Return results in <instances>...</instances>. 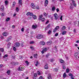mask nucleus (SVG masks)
Segmentation results:
<instances>
[{
    "label": "nucleus",
    "instance_id": "nucleus-60",
    "mask_svg": "<svg viewBox=\"0 0 79 79\" xmlns=\"http://www.w3.org/2000/svg\"><path fill=\"white\" fill-rule=\"evenodd\" d=\"M39 79H43V78L42 77V76H40L39 77Z\"/></svg>",
    "mask_w": 79,
    "mask_h": 79
},
{
    "label": "nucleus",
    "instance_id": "nucleus-64",
    "mask_svg": "<svg viewBox=\"0 0 79 79\" xmlns=\"http://www.w3.org/2000/svg\"><path fill=\"white\" fill-rule=\"evenodd\" d=\"M36 9H37V10H39V6H37Z\"/></svg>",
    "mask_w": 79,
    "mask_h": 79
},
{
    "label": "nucleus",
    "instance_id": "nucleus-37",
    "mask_svg": "<svg viewBox=\"0 0 79 79\" xmlns=\"http://www.w3.org/2000/svg\"><path fill=\"white\" fill-rule=\"evenodd\" d=\"M8 54H6L4 55V56H3V58H6V57H8Z\"/></svg>",
    "mask_w": 79,
    "mask_h": 79
},
{
    "label": "nucleus",
    "instance_id": "nucleus-44",
    "mask_svg": "<svg viewBox=\"0 0 79 79\" xmlns=\"http://www.w3.org/2000/svg\"><path fill=\"white\" fill-rule=\"evenodd\" d=\"M76 31H77V29H74L73 30V31L74 33H76Z\"/></svg>",
    "mask_w": 79,
    "mask_h": 79
},
{
    "label": "nucleus",
    "instance_id": "nucleus-16",
    "mask_svg": "<svg viewBox=\"0 0 79 79\" xmlns=\"http://www.w3.org/2000/svg\"><path fill=\"white\" fill-rule=\"evenodd\" d=\"M50 24H49L47 26V27L45 28V30H47V29H48V28H50Z\"/></svg>",
    "mask_w": 79,
    "mask_h": 79
},
{
    "label": "nucleus",
    "instance_id": "nucleus-2",
    "mask_svg": "<svg viewBox=\"0 0 79 79\" xmlns=\"http://www.w3.org/2000/svg\"><path fill=\"white\" fill-rule=\"evenodd\" d=\"M54 17L55 19L56 20H57L58 19V15L56 13H55L54 14Z\"/></svg>",
    "mask_w": 79,
    "mask_h": 79
},
{
    "label": "nucleus",
    "instance_id": "nucleus-8",
    "mask_svg": "<svg viewBox=\"0 0 79 79\" xmlns=\"http://www.w3.org/2000/svg\"><path fill=\"white\" fill-rule=\"evenodd\" d=\"M27 16H33V13L28 12L27 14Z\"/></svg>",
    "mask_w": 79,
    "mask_h": 79
},
{
    "label": "nucleus",
    "instance_id": "nucleus-6",
    "mask_svg": "<svg viewBox=\"0 0 79 79\" xmlns=\"http://www.w3.org/2000/svg\"><path fill=\"white\" fill-rule=\"evenodd\" d=\"M47 48H45L43 49V50L41 52L42 53V54H44V52H47Z\"/></svg>",
    "mask_w": 79,
    "mask_h": 79
},
{
    "label": "nucleus",
    "instance_id": "nucleus-49",
    "mask_svg": "<svg viewBox=\"0 0 79 79\" xmlns=\"http://www.w3.org/2000/svg\"><path fill=\"white\" fill-rule=\"evenodd\" d=\"M62 18H63V16H61L60 17V19L61 21H62L63 20V19H62Z\"/></svg>",
    "mask_w": 79,
    "mask_h": 79
},
{
    "label": "nucleus",
    "instance_id": "nucleus-30",
    "mask_svg": "<svg viewBox=\"0 0 79 79\" xmlns=\"http://www.w3.org/2000/svg\"><path fill=\"white\" fill-rule=\"evenodd\" d=\"M41 21L44 22V21H45V18H43L41 19Z\"/></svg>",
    "mask_w": 79,
    "mask_h": 79
},
{
    "label": "nucleus",
    "instance_id": "nucleus-48",
    "mask_svg": "<svg viewBox=\"0 0 79 79\" xmlns=\"http://www.w3.org/2000/svg\"><path fill=\"white\" fill-rule=\"evenodd\" d=\"M37 73L39 75H40L41 74V73H40V72L39 71H38Z\"/></svg>",
    "mask_w": 79,
    "mask_h": 79
},
{
    "label": "nucleus",
    "instance_id": "nucleus-22",
    "mask_svg": "<svg viewBox=\"0 0 79 79\" xmlns=\"http://www.w3.org/2000/svg\"><path fill=\"white\" fill-rule=\"evenodd\" d=\"M22 2H23L22 0H19V3L20 5H22Z\"/></svg>",
    "mask_w": 79,
    "mask_h": 79
},
{
    "label": "nucleus",
    "instance_id": "nucleus-9",
    "mask_svg": "<svg viewBox=\"0 0 79 79\" xmlns=\"http://www.w3.org/2000/svg\"><path fill=\"white\" fill-rule=\"evenodd\" d=\"M37 27V25H33L32 26V29H36Z\"/></svg>",
    "mask_w": 79,
    "mask_h": 79
},
{
    "label": "nucleus",
    "instance_id": "nucleus-28",
    "mask_svg": "<svg viewBox=\"0 0 79 79\" xmlns=\"http://www.w3.org/2000/svg\"><path fill=\"white\" fill-rule=\"evenodd\" d=\"M11 45V43H9L7 44V47L8 48H10V46Z\"/></svg>",
    "mask_w": 79,
    "mask_h": 79
},
{
    "label": "nucleus",
    "instance_id": "nucleus-47",
    "mask_svg": "<svg viewBox=\"0 0 79 79\" xmlns=\"http://www.w3.org/2000/svg\"><path fill=\"white\" fill-rule=\"evenodd\" d=\"M53 71H58V69H53Z\"/></svg>",
    "mask_w": 79,
    "mask_h": 79
},
{
    "label": "nucleus",
    "instance_id": "nucleus-23",
    "mask_svg": "<svg viewBox=\"0 0 79 79\" xmlns=\"http://www.w3.org/2000/svg\"><path fill=\"white\" fill-rule=\"evenodd\" d=\"M66 32H67L66 31H63L62 33V35H64L66 34Z\"/></svg>",
    "mask_w": 79,
    "mask_h": 79
},
{
    "label": "nucleus",
    "instance_id": "nucleus-26",
    "mask_svg": "<svg viewBox=\"0 0 79 79\" xmlns=\"http://www.w3.org/2000/svg\"><path fill=\"white\" fill-rule=\"evenodd\" d=\"M48 34H52V31L50 30H49L48 32Z\"/></svg>",
    "mask_w": 79,
    "mask_h": 79
},
{
    "label": "nucleus",
    "instance_id": "nucleus-56",
    "mask_svg": "<svg viewBox=\"0 0 79 79\" xmlns=\"http://www.w3.org/2000/svg\"><path fill=\"white\" fill-rule=\"evenodd\" d=\"M30 48H31L32 50H33V49H34V47H33V46H31L30 47Z\"/></svg>",
    "mask_w": 79,
    "mask_h": 79
},
{
    "label": "nucleus",
    "instance_id": "nucleus-50",
    "mask_svg": "<svg viewBox=\"0 0 79 79\" xmlns=\"http://www.w3.org/2000/svg\"><path fill=\"white\" fill-rule=\"evenodd\" d=\"M56 31H57V30H56V29L55 28L54 29L53 32H56Z\"/></svg>",
    "mask_w": 79,
    "mask_h": 79
},
{
    "label": "nucleus",
    "instance_id": "nucleus-33",
    "mask_svg": "<svg viewBox=\"0 0 79 79\" xmlns=\"http://www.w3.org/2000/svg\"><path fill=\"white\" fill-rule=\"evenodd\" d=\"M10 18H6V21L7 22L9 21H10Z\"/></svg>",
    "mask_w": 79,
    "mask_h": 79
},
{
    "label": "nucleus",
    "instance_id": "nucleus-17",
    "mask_svg": "<svg viewBox=\"0 0 79 79\" xmlns=\"http://www.w3.org/2000/svg\"><path fill=\"white\" fill-rule=\"evenodd\" d=\"M33 18L34 19H37V16L35 15H34L33 14Z\"/></svg>",
    "mask_w": 79,
    "mask_h": 79
},
{
    "label": "nucleus",
    "instance_id": "nucleus-32",
    "mask_svg": "<svg viewBox=\"0 0 79 79\" xmlns=\"http://www.w3.org/2000/svg\"><path fill=\"white\" fill-rule=\"evenodd\" d=\"M62 30H65L66 29V26H64L62 27Z\"/></svg>",
    "mask_w": 79,
    "mask_h": 79
},
{
    "label": "nucleus",
    "instance_id": "nucleus-42",
    "mask_svg": "<svg viewBox=\"0 0 79 79\" xmlns=\"http://www.w3.org/2000/svg\"><path fill=\"white\" fill-rule=\"evenodd\" d=\"M12 38L11 37H9L8 39V40H7L8 41H9V40H11V38Z\"/></svg>",
    "mask_w": 79,
    "mask_h": 79
},
{
    "label": "nucleus",
    "instance_id": "nucleus-13",
    "mask_svg": "<svg viewBox=\"0 0 79 79\" xmlns=\"http://www.w3.org/2000/svg\"><path fill=\"white\" fill-rule=\"evenodd\" d=\"M48 1L47 0H46L45 1V6H47V5H48Z\"/></svg>",
    "mask_w": 79,
    "mask_h": 79
},
{
    "label": "nucleus",
    "instance_id": "nucleus-1",
    "mask_svg": "<svg viewBox=\"0 0 79 79\" xmlns=\"http://www.w3.org/2000/svg\"><path fill=\"white\" fill-rule=\"evenodd\" d=\"M18 71H24V68L23 67V65H20L18 69Z\"/></svg>",
    "mask_w": 79,
    "mask_h": 79
},
{
    "label": "nucleus",
    "instance_id": "nucleus-53",
    "mask_svg": "<svg viewBox=\"0 0 79 79\" xmlns=\"http://www.w3.org/2000/svg\"><path fill=\"white\" fill-rule=\"evenodd\" d=\"M34 77H37V73H35L34 74Z\"/></svg>",
    "mask_w": 79,
    "mask_h": 79
},
{
    "label": "nucleus",
    "instance_id": "nucleus-20",
    "mask_svg": "<svg viewBox=\"0 0 79 79\" xmlns=\"http://www.w3.org/2000/svg\"><path fill=\"white\" fill-rule=\"evenodd\" d=\"M9 3L8 1L7 0H6L5 1V3L6 5H8Z\"/></svg>",
    "mask_w": 79,
    "mask_h": 79
},
{
    "label": "nucleus",
    "instance_id": "nucleus-38",
    "mask_svg": "<svg viewBox=\"0 0 79 79\" xmlns=\"http://www.w3.org/2000/svg\"><path fill=\"white\" fill-rule=\"evenodd\" d=\"M52 11H55V7H53L52 8Z\"/></svg>",
    "mask_w": 79,
    "mask_h": 79
},
{
    "label": "nucleus",
    "instance_id": "nucleus-29",
    "mask_svg": "<svg viewBox=\"0 0 79 79\" xmlns=\"http://www.w3.org/2000/svg\"><path fill=\"white\" fill-rule=\"evenodd\" d=\"M16 11L17 12H19V8L18 7L16 8Z\"/></svg>",
    "mask_w": 79,
    "mask_h": 79
},
{
    "label": "nucleus",
    "instance_id": "nucleus-51",
    "mask_svg": "<svg viewBox=\"0 0 79 79\" xmlns=\"http://www.w3.org/2000/svg\"><path fill=\"white\" fill-rule=\"evenodd\" d=\"M50 55L49 54H47V55H46V58H48V56Z\"/></svg>",
    "mask_w": 79,
    "mask_h": 79
},
{
    "label": "nucleus",
    "instance_id": "nucleus-35",
    "mask_svg": "<svg viewBox=\"0 0 79 79\" xmlns=\"http://www.w3.org/2000/svg\"><path fill=\"white\" fill-rule=\"evenodd\" d=\"M48 79H52V76L50 75H49L48 76Z\"/></svg>",
    "mask_w": 79,
    "mask_h": 79
},
{
    "label": "nucleus",
    "instance_id": "nucleus-45",
    "mask_svg": "<svg viewBox=\"0 0 79 79\" xmlns=\"http://www.w3.org/2000/svg\"><path fill=\"white\" fill-rule=\"evenodd\" d=\"M30 44H34V42L33 41H31L30 42Z\"/></svg>",
    "mask_w": 79,
    "mask_h": 79
},
{
    "label": "nucleus",
    "instance_id": "nucleus-25",
    "mask_svg": "<svg viewBox=\"0 0 79 79\" xmlns=\"http://www.w3.org/2000/svg\"><path fill=\"white\" fill-rule=\"evenodd\" d=\"M69 71H70V70L69 69H66V73H68Z\"/></svg>",
    "mask_w": 79,
    "mask_h": 79
},
{
    "label": "nucleus",
    "instance_id": "nucleus-46",
    "mask_svg": "<svg viewBox=\"0 0 79 79\" xmlns=\"http://www.w3.org/2000/svg\"><path fill=\"white\" fill-rule=\"evenodd\" d=\"M60 27L58 26H57L56 28H55V29H56V30H58V29H59Z\"/></svg>",
    "mask_w": 79,
    "mask_h": 79
},
{
    "label": "nucleus",
    "instance_id": "nucleus-54",
    "mask_svg": "<svg viewBox=\"0 0 79 79\" xmlns=\"http://www.w3.org/2000/svg\"><path fill=\"white\" fill-rule=\"evenodd\" d=\"M48 23H49V21L48 20L46 22V24H47Z\"/></svg>",
    "mask_w": 79,
    "mask_h": 79
},
{
    "label": "nucleus",
    "instance_id": "nucleus-58",
    "mask_svg": "<svg viewBox=\"0 0 79 79\" xmlns=\"http://www.w3.org/2000/svg\"><path fill=\"white\" fill-rule=\"evenodd\" d=\"M56 10L57 12H58L59 11H60L59 10V9H58V8L56 9Z\"/></svg>",
    "mask_w": 79,
    "mask_h": 79
},
{
    "label": "nucleus",
    "instance_id": "nucleus-59",
    "mask_svg": "<svg viewBox=\"0 0 79 79\" xmlns=\"http://www.w3.org/2000/svg\"><path fill=\"white\" fill-rule=\"evenodd\" d=\"M58 33H56L55 34V36H58Z\"/></svg>",
    "mask_w": 79,
    "mask_h": 79
},
{
    "label": "nucleus",
    "instance_id": "nucleus-3",
    "mask_svg": "<svg viewBox=\"0 0 79 79\" xmlns=\"http://www.w3.org/2000/svg\"><path fill=\"white\" fill-rule=\"evenodd\" d=\"M36 37L37 39H41V38H42V37H43V35H42L39 34Z\"/></svg>",
    "mask_w": 79,
    "mask_h": 79
},
{
    "label": "nucleus",
    "instance_id": "nucleus-5",
    "mask_svg": "<svg viewBox=\"0 0 79 79\" xmlns=\"http://www.w3.org/2000/svg\"><path fill=\"white\" fill-rule=\"evenodd\" d=\"M9 34L7 32H4L3 33L2 35L4 36H5V37H6V36H7V35H8Z\"/></svg>",
    "mask_w": 79,
    "mask_h": 79
},
{
    "label": "nucleus",
    "instance_id": "nucleus-52",
    "mask_svg": "<svg viewBox=\"0 0 79 79\" xmlns=\"http://www.w3.org/2000/svg\"><path fill=\"white\" fill-rule=\"evenodd\" d=\"M44 16H47V14H46V13H44Z\"/></svg>",
    "mask_w": 79,
    "mask_h": 79
},
{
    "label": "nucleus",
    "instance_id": "nucleus-41",
    "mask_svg": "<svg viewBox=\"0 0 79 79\" xmlns=\"http://www.w3.org/2000/svg\"><path fill=\"white\" fill-rule=\"evenodd\" d=\"M38 64H39V62L38 61H37L35 65L36 66H37Z\"/></svg>",
    "mask_w": 79,
    "mask_h": 79
},
{
    "label": "nucleus",
    "instance_id": "nucleus-55",
    "mask_svg": "<svg viewBox=\"0 0 79 79\" xmlns=\"http://www.w3.org/2000/svg\"><path fill=\"white\" fill-rule=\"evenodd\" d=\"M54 60L53 59H52L51 60H50V61L51 62H53V61H54Z\"/></svg>",
    "mask_w": 79,
    "mask_h": 79
},
{
    "label": "nucleus",
    "instance_id": "nucleus-14",
    "mask_svg": "<svg viewBox=\"0 0 79 79\" xmlns=\"http://www.w3.org/2000/svg\"><path fill=\"white\" fill-rule=\"evenodd\" d=\"M4 10V6H1V10L2 11H3Z\"/></svg>",
    "mask_w": 79,
    "mask_h": 79
},
{
    "label": "nucleus",
    "instance_id": "nucleus-4",
    "mask_svg": "<svg viewBox=\"0 0 79 79\" xmlns=\"http://www.w3.org/2000/svg\"><path fill=\"white\" fill-rule=\"evenodd\" d=\"M71 1L72 2L73 5V6L75 7H76L77 5H76V3H75V1L73 0H71Z\"/></svg>",
    "mask_w": 79,
    "mask_h": 79
},
{
    "label": "nucleus",
    "instance_id": "nucleus-31",
    "mask_svg": "<svg viewBox=\"0 0 79 79\" xmlns=\"http://www.w3.org/2000/svg\"><path fill=\"white\" fill-rule=\"evenodd\" d=\"M62 68L63 69H66V66L65 65H62Z\"/></svg>",
    "mask_w": 79,
    "mask_h": 79
},
{
    "label": "nucleus",
    "instance_id": "nucleus-62",
    "mask_svg": "<svg viewBox=\"0 0 79 79\" xmlns=\"http://www.w3.org/2000/svg\"><path fill=\"white\" fill-rule=\"evenodd\" d=\"M1 16H4V14L3 13H2L1 14Z\"/></svg>",
    "mask_w": 79,
    "mask_h": 79
},
{
    "label": "nucleus",
    "instance_id": "nucleus-57",
    "mask_svg": "<svg viewBox=\"0 0 79 79\" xmlns=\"http://www.w3.org/2000/svg\"><path fill=\"white\" fill-rule=\"evenodd\" d=\"M76 57V58L77 59V58H79V56H78L77 55V56H76V57Z\"/></svg>",
    "mask_w": 79,
    "mask_h": 79
},
{
    "label": "nucleus",
    "instance_id": "nucleus-11",
    "mask_svg": "<svg viewBox=\"0 0 79 79\" xmlns=\"http://www.w3.org/2000/svg\"><path fill=\"white\" fill-rule=\"evenodd\" d=\"M52 41H48L47 43V45H51V44H52Z\"/></svg>",
    "mask_w": 79,
    "mask_h": 79
},
{
    "label": "nucleus",
    "instance_id": "nucleus-39",
    "mask_svg": "<svg viewBox=\"0 0 79 79\" xmlns=\"http://www.w3.org/2000/svg\"><path fill=\"white\" fill-rule=\"evenodd\" d=\"M7 74H8V75L10 74V70H8V71H7Z\"/></svg>",
    "mask_w": 79,
    "mask_h": 79
},
{
    "label": "nucleus",
    "instance_id": "nucleus-19",
    "mask_svg": "<svg viewBox=\"0 0 79 79\" xmlns=\"http://www.w3.org/2000/svg\"><path fill=\"white\" fill-rule=\"evenodd\" d=\"M31 6L32 8H34L35 7V5H34V4L33 3H31Z\"/></svg>",
    "mask_w": 79,
    "mask_h": 79
},
{
    "label": "nucleus",
    "instance_id": "nucleus-15",
    "mask_svg": "<svg viewBox=\"0 0 79 79\" xmlns=\"http://www.w3.org/2000/svg\"><path fill=\"white\" fill-rule=\"evenodd\" d=\"M67 77V75H66V73H64L63 75V77L64 78H65Z\"/></svg>",
    "mask_w": 79,
    "mask_h": 79
},
{
    "label": "nucleus",
    "instance_id": "nucleus-36",
    "mask_svg": "<svg viewBox=\"0 0 79 79\" xmlns=\"http://www.w3.org/2000/svg\"><path fill=\"white\" fill-rule=\"evenodd\" d=\"M43 17V15H40L39 16V19H42V18Z\"/></svg>",
    "mask_w": 79,
    "mask_h": 79
},
{
    "label": "nucleus",
    "instance_id": "nucleus-63",
    "mask_svg": "<svg viewBox=\"0 0 79 79\" xmlns=\"http://www.w3.org/2000/svg\"><path fill=\"white\" fill-rule=\"evenodd\" d=\"M15 27V25H12V28H13V29H14Z\"/></svg>",
    "mask_w": 79,
    "mask_h": 79
},
{
    "label": "nucleus",
    "instance_id": "nucleus-18",
    "mask_svg": "<svg viewBox=\"0 0 79 79\" xmlns=\"http://www.w3.org/2000/svg\"><path fill=\"white\" fill-rule=\"evenodd\" d=\"M44 68L46 69H47L48 68V64H46L45 65Z\"/></svg>",
    "mask_w": 79,
    "mask_h": 79
},
{
    "label": "nucleus",
    "instance_id": "nucleus-40",
    "mask_svg": "<svg viewBox=\"0 0 79 79\" xmlns=\"http://www.w3.org/2000/svg\"><path fill=\"white\" fill-rule=\"evenodd\" d=\"M13 50L15 51V52H16V48L15 47H14L13 48Z\"/></svg>",
    "mask_w": 79,
    "mask_h": 79
},
{
    "label": "nucleus",
    "instance_id": "nucleus-10",
    "mask_svg": "<svg viewBox=\"0 0 79 79\" xmlns=\"http://www.w3.org/2000/svg\"><path fill=\"white\" fill-rule=\"evenodd\" d=\"M40 45H44L45 44V42L43 41H40Z\"/></svg>",
    "mask_w": 79,
    "mask_h": 79
},
{
    "label": "nucleus",
    "instance_id": "nucleus-61",
    "mask_svg": "<svg viewBox=\"0 0 79 79\" xmlns=\"http://www.w3.org/2000/svg\"><path fill=\"white\" fill-rule=\"evenodd\" d=\"M21 31H22V32H23V31H24V28H23L21 29Z\"/></svg>",
    "mask_w": 79,
    "mask_h": 79
},
{
    "label": "nucleus",
    "instance_id": "nucleus-34",
    "mask_svg": "<svg viewBox=\"0 0 79 79\" xmlns=\"http://www.w3.org/2000/svg\"><path fill=\"white\" fill-rule=\"evenodd\" d=\"M15 4H16V2H13V4H12L13 6H15Z\"/></svg>",
    "mask_w": 79,
    "mask_h": 79
},
{
    "label": "nucleus",
    "instance_id": "nucleus-21",
    "mask_svg": "<svg viewBox=\"0 0 79 79\" xmlns=\"http://www.w3.org/2000/svg\"><path fill=\"white\" fill-rule=\"evenodd\" d=\"M59 61L61 63H64V61L62 60V59H60Z\"/></svg>",
    "mask_w": 79,
    "mask_h": 79
},
{
    "label": "nucleus",
    "instance_id": "nucleus-12",
    "mask_svg": "<svg viewBox=\"0 0 79 79\" xmlns=\"http://www.w3.org/2000/svg\"><path fill=\"white\" fill-rule=\"evenodd\" d=\"M12 64L13 65H18V62H12Z\"/></svg>",
    "mask_w": 79,
    "mask_h": 79
},
{
    "label": "nucleus",
    "instance_id": "nucleus-7",
    "mask_svg": "<svg viewBox=\"0 0 79 79\" xmlns=\"http://www.w3.org/2000/svg\"><path fill=\"white\" fill-rule=\"evenodd\" d=\"M15 47H19L20 46V44L19 43H16L15 44Z\"/></svg>",
    "mask_w": 79,
    "mask_h": 79
},
{
    "label": "nucleus",
    "instance_id": "nucleus-43",
    "mask_svg": "<svg viewBox=\"0 0 79 79\" xmlns=\"http://www.w3.org/2000/svg\"><path fill=\"white\" fill-rule=\"evenodd\" d=\"M25 63L27 65H28L29 64V63L27 61H25Z\"/></svg>",
    "mask_w": 79,
    "mask_h": 79
},
{
    "label": "nucleus",
    "instance_id": "nucleus-24",
    "mask_svg": "<svg viewBox=\"0 0 79 79\" xmlns=\"http://www.w3.org/2000/svg\"><path fill=\"white\" fill-rule=\"evenodd\" d=\"M0 52H4V49L3 48H0Z\"/></svg>",
    "mask_w": 79,
    "mask_h": 79
},
{
    "label": "nucleus",
    "instance_id": "nucleus-27",
    "mask_svg": "<svg viewBox=\"0 0 79 79\" xmlns=\"http://www.w3.org/2000/svg\"><path fill=\"white\" fill-rule=\"evenodd\" d=\"M34 57L35 58H37V54H35L34 55Z\"/></svg>",
    "mask_w": 79,
    "mask_h": 79
}]
</instances>
